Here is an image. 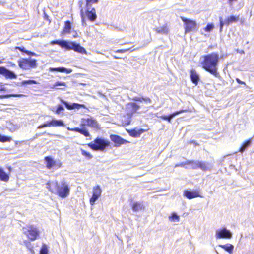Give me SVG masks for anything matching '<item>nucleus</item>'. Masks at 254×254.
<instances>
[{
    "label": "nucleus",
    "mask_w": 254,
    "mask_h": 254,
    "mask_svg": "<svg viewBox=\"0 0 254 254\" xmlns=\"http://www.w3.org/2000/svg\"><path fill=\"white\" fill-rule=\"evenodd\" d=\"M203 58L204 60L201 63L203 68L215 77H220V75L217 71V65L219 62L218 54L212 53L204 56Z\"/></svg>",
    "instance_id": "obj_1"
},
{
    "label": "nucleus",
    "mask_w": 254,
    "mask_h": 254,
    "mask_svg": "<svg viewBox=\"0 0 254 254\" xmlns=\"http://www.w3.org/2000/svg\"><path fill=\"white\" fill-rule=\"evenodd\" d=\"M51 44H57L62 48H64L66 50H73L75 52L81 54L86 53V51L84 48L81 46L79 44L73 42H68L65 40H54L51 42Z\"/></svg>",
    "instance_id": "obj_2"
},
{
    "label": "nucleus",
    "mask_w": 254,
    "mask_h": 254,
    "mask_svg": "<svg viewBox=\"0 0 254 254\" xmlns=\"http://www.w3.org/2000/svg\"><path fill=\"white\" fill-rule=\"evenodd\" d=\"M110 145V142L101 137L96 138L93 141L88 143V146L94 151H104Z\"/></svg>",
    "instance_id": "obj_3"
},
{
    "label": "nucleus",
    "mask_w": 254,
    "mask_h": 254,
    "mask_svg": "<svg viewBox=\"0 0 254 254\" xmlns=\"http://www.w3.org/2000/svg\"><path fill=\"white\" fill-rule=\"evenodd\" d=\"M56 188V192L61 197L64 198L66 197L69 194L70 189L68 185L64 182H62L60 184L57 182L55 183Z\"/></svg>",
    "instance_id": "obj_4"
},
{
    "label": "nucleus",
    "mask_w": 254,
    "mask_h": 254,
    "mask_svg": "<svg viewBox=\"0 0 254 254\" xmlns=\"http://www.w3.org/2000/svg\"><path fill=\"white\" fill-rule=\"evenodd\" d=\"M18 64L21 68L24 70L35 68L37 66V61L31 58L22 59L18 61Z\"/></svg>",
    "instance_id": "obj_5"
},
{
    "label": "nucleus",
    "mask_w": 254,
    "mask_h": 254,
    "mask_svg": "<svg viewBox=\"0 0 254 254\" xmlns=\"http://www.w3.org/2000/svg\"><path fill=\"white\" fill-rule=\"evenodd\" d=\"M23 233L31 241L35 240L39 235V231L38 229L33 225L27 226L26 227H24L23 228Z\"/></svg>",
    "instance_id": "obj_6"
},
{
    "label": "nucleus",
    "mask_w": 254,
    "mask_h": 254,
    "mask_svg": "<svg viewBox=\"0 0 254 254\" xmlns=\"http://www.w3.org/2000/svg\"><path fill=\"white\" fill-rule=\"evenodd\" d=\"M181 19L185 24V33H189L195 28L197 24L195 21L184 17H181Z\"/></svg>",
    "instance_id": "obj_7"
},
{
    "label": "nucleus",
    "mask_w": 254,
    "mask_h": 254,
    "mask_svg": "<svg viewBox=\"0 0 254 254\" xmlns=\"http://www.w3.org/2000/svg\"><path fill=\"white\" fill-rule=\"evenodd\" d=\"M65 127V124L62 120L52 119L51 121L44 123L38 126V129H41L44 127Z\"/></svg>",
    "instance_id": "obj_8"
},
{
    "label": "nucleus",
    "mask_w": 254,
    "mask_h": 254,
    "mask_svg": "<svg viewBox=\"0 0 254 254\" xmlns=\"http://www.w3.org/2000/svg\"><path fill=\"white\" fill-rule=\"evenodd\" d=\"M215 237L217 239H231L232 237V233L230 230L224 227L216 231Z\"/></svg>",
    "instance_id": "obj_9"
},
{
    "label": "nucleus",
    "mask_w": 254,
    "mask_h": 254,
    "mask_svg": "<svg viewBox=\"0 0 254 254\" xmlns=\"http://www.w3.org/2000/svg\"><path fill=\"white\" fill-rule=\"evenodd\" d=\"M102 190L100 186L97 185L93 188L92 196L90 199V204L93 205L95 202L100 197Z\"/></svg>",
    "instance_id": "obj_10"
},
{
    "label": "nucleus",
    "mask_w": 254,
    "mask_h": 254,
    "mask_svg": "<svg viewBox=\"0 0 254 254\" xmlns=\"http://www.w3.org/2000/svg\"><path fill=\"white\" fill-rule=\"evenodd\" d=\"M239 19V16H234L232 15L230 17H228L227 19H226L224 21L222 20V18H219L220 21V32H221L222 30V28L224 25H229L230 24L233 23L237 22Z\"/></svg>",
    "instance_id": "obj_11"
},
{
    "label": "nucleus",
    "mask_w": 254,
    "mask_h": 254,
    "mask_svg": "<svg viewBox=\"0 0 254 254\" xmlns=\"http://www.w3.org/2000/svg\"><path fill=\"white\" fill-rule=\"evenodd\" d=\"M46 162V167L48 169H51L54 167H60L62 165V163L60 161H56L54 160L51 156H46L44 159Z\"/></svg>",
    "instance_id": "obj_12"
},
{
    "label": "nucleus",
    "mask_w": 254,
    "mask_h": 254,
    "mask_svg": "<svg viewBox=\"0 0 254 254\" xmlns=\"http://www.w3.org/2000/svg\"><path fill=\"white\" fill-rule=\"evenodd\" d=\"M81 125L83 126L87 125L95 129L100 128L97 122L92 118L82 119Z\"/></svg>",
    "instance_id": "obj_13"
},
{
    "label": "nucleus",
    "mask_w": 254,
    "mask_h": 254,
    "mask_svg": "<svg viewBox=\"0 0 254 254\" xmlns=\"http://www.w3.org/2000/svg\"><path fill=\"white\" fill-rule=\"evenodd\" d=\"M0 74L4 76L6 78L15 79L17 78V75L13 71L3 66H0Z\"/></svg>",
    "instance_id": "obj_14"
},
{
    "label": "nucleus",
    "mask_w": 254,
    "mask_h": 254,
    "mask_svg": "<svg viewBox=\"0 0 254 254\" xmlns=\"http://www.w3.org/2000/svg\"><path fill=\"white\" fill-rule=\"evenodd\" d=\"M110 139L115 143V147H119L122 144H127L129 142L128 141L117 135H110Z\"/></svg>",
    "instance_id": "obj_15"
},
{
    "label": "nucleus",
    "mask_w": 254,
    "mask_h": 254,
    "mask_svg": "<svg viewBox=\"0 0 254 254\" xmlns=\"http://www.w3.org/2000/svg\"><path fill=\"white\" fill-rule=\"evenodd\" d=\"M85 15L91 22H94L97 18L96 10L94 8H87Z\"/></svg>",
    "instance_id": "obj_16"
},
{
    "label": "nucleus",
    "mask_w": 254,
    "mask_h": 254,
    "mask_svg": "<svg viewBox=\"0 0 254 254\" xmlns=\"http://www.w3.org/2000/svg\"><path fill=\"white\" fill-rule=\"evenodd\" d=\"M184 195L189 199L198 197H202V196L199 194V191L197 190L190 191L188 190H185L184 191Z\"/></svg>",
    "instance_id": "obj_17"
},
{
    "label": "nucleus",
    "mask_w": 254,
    "mask_h": 254,
    "mask_svg": "<svg viewBox=\"0 0 254 254\" xmlns=\"http://www.w3.org/2000/svg\"><path fill=\"white\" fill-rule=\"evenodd\" d=\"M60 101H61V103H63V104H64V106H65V107L68 110H72V109H76V108L79 109L81 107H84V106L83 105L79 104L78 103H74L70 104V103L67 102V101H65L63 99H60Z\"/></svg>",
    "instance_id": "obj_18"
},
{
    "label": "nucleus",
    "mask_w": 254,
    "mask_h": 254,
    "mask_svg": "<svg viewBox=\"0 0 254 254\" xmlns=\"http://www.w3.org/2000/svg\"><path fill=\"white\" fill-rule=\"evenodd\" d=\"M153 30L155 31L156 33L162 35H167L169 32V28L166 25L154 28Z\"/></svg>",
    "instance_id": "obj_19"
},
{
    "label": "nucleus",
    "mask_w": 254,
    "mask_h": 254,
    "mask_svg": "<svg viewBox=\"0 0 254 254\" xmlns=\"http://www.w3.org/2000/svg\"><path fill=\"white\" fill-rule=\"evenodd\" d=\"M190 79L192 82L195 85H197L200 79L199 76L194 69L190 71Z\"/></svg>",
    "instance_id": "obj_20"
},
{
    "label": "nucleus",
    "mask_w": 254,
    "mask_h": 254,
    "mask_svg": "<svg viewBox=\"0 0 254 254\" xmlns=\"http://www.w3.org/2000/svg\"><path fill=\"white\" fill-rule=\"evenodd\" d=\"M199 160H187L188 167H185L187 169H197L198 168Z\"/></svg>",
    "instance_id": "obj_21"
},
{
    "label": "nucleus",
    "mask_w": 254,
    "mask_h": 254,
    "mask_svg": "<svg viewBox=\"0 0 254 254\" xmlns=\"http://www.w3.org/2000/svg\"><path fill=\"white\" fill-rule=\"evenodd\" d=\"M49 71L51 72L57 71L60 72H65L66 73H70L72 72V70L71 69H67L64 67H50Z\"/></svg>",
    "instance_id": "obj_22"
},
{
    "label": "nucleus",
    "mask_w": 254,
    "mask_h": 254,
    "mask_svg": "<svg viewBox=\"0 0 254 254\" xmlns=\"http://www.w3.org/2000/svg\"><path fill=\"white\" fill-rule=\"evenodd\" d=\"M132 100L134 101H137L142 102L144 101L145 103L148 104H151L152 102L151 100L148 97H134Z\"/></svg>",
    "instance_id": "obj_23"
},
{
    "label": "nucleus",
    "mask_w": 254,
    "mask_h": 254,
    "mask_svg": "<svg viewBox=\"0 0 254 254\" xmlns=\"http://www.w3.org/2000/svg\"><path fill=\"white\" fill-rule=\"evenodd\" d=\"M219 247L223 249L224 250L228 252L230 254H232L234 249V246L231 244H227L225 245H219Z\"/></svg>",
    "instance_id": "obj_24"
},
{
    "label": "nucleus",
    "mask_w": 254,
    "mask_h": 254,
    "mask_svg": "<svg viewBox=\"0 0 254 254\" xmlns=\"http://www.w3.org/2000/svg\"><path fill=\"white\" fill-rule=\"evenodd\" d=\"M127 108L131 109V113L133 114L140 109V106L135 103H130L127 104Z\"/></svg>",
    "instance_id": "obj_25"
},
{
    "label": "nucleus",
    "mask_w": 254,
    "mask_h": 254,
    "mask_svg": "<svg viewBox=\"0 0 254 254\" xmlns=\"http://www.w3.org/2000/svg\"><path fill=\"white\" fill-rule=\"evenodd\" d=\"M211 166L208 163L199 161L198 168L201 169L203 171L209 170Z\"/></svg>",
    "instance_id": "obj_26"
},
{
    "label": "nucleus",
    "mask_w": 254,
    "mask_h": 254,
    "mask_svg": "<svg viewBox=\"0 0 254 254\" xmlns=\"http://www.w3.org/2000/svg\"><path fill=\"white\" fill-rule=\"evenodd\" d=\"M9 179V175L4 171V170L0 168V180L7 182Z\"/></svg>",
    "instance_id": "obj_27"
},
{
    "label": "nucleus",
    "mask_w": 254,
    "mask_h": 254,
    "mask_svg": "<svg viewBox=\"0 0 254 254\" xmlns=\"http://www.w3.org/2000/svg\"><path fill=\"white\" fill-rule=\"evenodd\" d=\"M132 208L134 211L137 212L143 209L144 207L142 203L136 202L133 204Z\"/></svg>",
    "instance_id": "obj_28"
},
{
    "label": "nucleus",
    "mask_w": 254,
    "mask_h": 254,
    "mask_svg": "<svg viewBox=\"0 0 254 254\" xmlns=\"http://www.w3.org/2000/svg\"><path fill=\"white\" fill-rule=\"evenodd\" d=\"M71 29V23L69 21H67L65 22L64 27L63 30V33L66 34L70 33Z\"/></svg>",
    "instance_id": "obj_29"
},
{
    "label": "nucleus",
    "mask_w": 254,
    "mask_h": 254,
    "mask_svg": "<svg viewBox=\"0 0 254 254\" xmlns=\"http://www.w3.org/2000/svg\"><path fill=\"white\" fill-rule=\"evenodd\" d=\"M186 111V110H181L180 111H176V112L169 115V116H168L167 119H166V120L168 122L171 123L172 119L174 118L176 116H177L181 113L185 112Z\"/></svg>",
    "instance_id": "obj_30"
},
{
    "label": "nucleus",
    "mask_w": 254,
    "mask_h": 254,
    "mask_svg": "<svg viewBox=\"0 0 254 254\" xmlns=\"http://www.w3.org/2000/svg\"><path fill=\"white\" fill-rule=\"evenodd\" d=\"M252 143V139H250L248 140L245 142L241 147L240 148L239 152L243 153L247 148H248Z\"/></svg>",
    "instance_id": "obj_31"
},
{
    "label": "nucleus",
    "mask_w": 254,
    "mask_h": 254,
    "mask_svg": "<svg viewBox=\"0 0 254 254\" xmlns=\"http://www.w3.org/2000/svg\"><path fill=\"white\" fill-rule=\"evenodd\" d=\"M77 130V132L80 133V134L83 135L85 137H89L90 136V134L88 131V130L85 127L80 128H78Z\"/></svg>",
    "instance_id": "obj_32"
},
{
    "label": "nucleus",
    "mask_w": 254,
    "mask_h": 254,
    "mask_svg": "<svg viewBox=\"0 0 254 254\" xmlns=\"http://www.w3.org/2000/svg\"><path fill=\"white\" fill-rule=\"evenodd\" d=\"M169 218L171 221L174 222H179L180 220V217L175 212H173Z\"/></svg>",
    "instance_id": "obj_33"
},
{
    "label": "nucleus",
    "mask_w": 254,
    "mask_h": 254,
    "mask_svg": "<svg viewBox=\"0 0 254 254\" xmlns=\"http://www.w3.org/2000/svg\"><path fill=\"white\" fill-rule=\"evenodd\" d=\"M81 154L86 158L88 159H91L93 158L92 155H91L89 152L86 151L85 150L81 149Z\"/></svg>",
    "instance_id": "obj_34"
},
{
    "label": "nucleus",
    "mask_w": 254,
    "mask_h": 254,
    "mask_svg": "<svg viewBox=\"0 0 254 254\" xmlns=\"http://www.w3.org/2000/svg\"><path fill=\"white\" fill-rule=\"evenodd\" d=\"M99 0H86V8H91V5L93 3H97Z\"/></svg>",
    "instance_id": "obj_35"
},
{
    "label": "nucleus",
    "mask_w": 254,
    "mask_h": 254,
    "mask_svg": "<svg viewBox=\"0 0 254 254\" xmlns=\"http://www.w3.org/2000/svg\"><path fill=\"white\" fill-rule=\"evenodd\" d=\"M11 139H12L10 137L0 134V142H10L11 140Z\"/></svg>",
    "instance_id": "obj_36"
},
{
    "label": "nucleus",
    "mask_w": 254,
    "mask_h": 254,
    "mask_svg": "<svg viewBox=\"0 0 254 254\" xmlns=\"http://www.w3.org/2000/svg\"><path fill=\"white\" fill-rule=\"evenodd\" d=\"M80 15H81V17L82 25L83 26H86L87 24L86 23V20H85V15L84 14L83 9H81L80 10Z\"/></svg>",
    "instance_id": "obj_37"
},
{
    "label": "nucleus",
    "mask_w": 254,
    "mask_h": 254,
    "mask_svg": "<svg viewBox=\"0 0 254 254\" xmlns=\"http://www.w3.org/2000/svg\"><path fill=\"white\" fill-rule=\"evenodd\" d=\"M38 82L34 80H23L21 82L22 85H25L27 84H36Z\"/></svg>",
    "instance_id": "obj_38"
},
{
    "label": "nucleus",
    "mask_w": 254,
    "mask_h": 254,
    "mask_svg": "<svg viewBox=\"0 0 254 254\" xmlns=\"http://www.w3.org/2000/svg\"><path fill=\"white\" fill-rule=\"evenodd\" d=\"M214 27V26L213 23H208L204 28V30H205V32H210L213 29Z\"/></svg>",
    "instance_id": "obj_39"
},
{
    "label": "nucleus",
    "mask_w": 254,
    "mask_h": 254,
    "mask_svg": "<svg viewBox=\"0 0 254 254\" xmlns=\"http://www.w3.org/2000/svg\"><path fill=\"white\" fill-rule=\"evenodd\" d=\"M140 134H141V132H139V131H136L134 129L131 130L129 132L130 135L132 137H139L140 136Z\"/></svg>",
    "instance_id": "obj_40"
},
{
    "label": "nucleus",
    "mask_w": 254,
    "mask_h": 254,
    "mask_svg": "<svg viewBox=\"0 0 254 254\" xmlns=\"http://www.w3.org/2000/svg\"><path fill=\"white\" fill-rule=\"evenodd\" d=\"M48 250L47 246L43 244L40 251V254H48Z\"/></svg>",
    "instance_id": "obj_41"
},
{
    "label": "nucleus",
    "mask_w": 254,
    "mask_h": 254,
    "mask_svg": "<svg viewBox=\"0 0 254 254\" xmlns=\"http://www.w3.org/2000/svg\"><path fill=\"white\" fill-rule=\"evenodd\" d=\"M52 110L54 112H55L56 114H60L62 111H64V107L61 105H58L57 109L56 111L54 110V109H52Z\"/></svg>",
    "instance_id": "obj_42"
},
{
    "label": "nucleus",
    "mask_w": 254,
    "mask_h": 254,
    "mask_svg": "<svg viewBox=\"0 0 254 254\" xmlns=\"http://www.w3.org/2000/svg\"><path fill=\"white\" fill-rule=\"evenodd\" d=\"M132 48H127V49H120V50H118L117 51H115V53H125L126 52H127L128 51H131V52H133L135 50V49H131Z\"/></svg>",
    "instance_id": "obj_43"
},
{
    "label": "nucleus",
    "mask_w": 254,
    "mask_h": 254,
    "mask_svg": "<svg viewBox=\"0 0 254 254\" xmlns=\"http://www.w3.org/2000/svg\"><path fill=\"white\" fill-rule=\"evenodd\" d=\"M25 96L23 94H8L5 96V97L6 98H9L11 97H21Z\"/></svg>",
    "instance_id": "obj_44"
},
{
    "label": "nucleus",
    "mask_w": 254,
    "mask_h": 254,
    "mask_svg": "<svg viewBox=\"0 0 254 254\" xmlns=\"http://www.w3.org/2000/svg\"><path fill=\"white\" fill-rule=\"evenodd\" d=\"M58 86H66V84H65V82H64L58 81V82H56L55 83V84L53 85V87L52 88H56Z\"/></svg>",
    "instance_id": "obj_45"
},
{
    "label": "nucleus",
    "mask_w": 254,
    "mask_h": 254,
    "mask_svg": "<svg viewBox=\"0 0 254 254\" xmlns=\"http://www.w3.org/2000/svg\"><path fill=\"white\" fill-rule=\"evenodd\" d=\"M25 244L27 248L29 250L31 253H33L34 252V251L33 250V247L32 246L31 243L29 242H27L25 243Z\"/></svg>",
    "instance_id": "obj_46"
},
{
    "label": "nucleus",
    "mask_w": 254,
    "mask_h": 254,
    "mask_svg": "<svg viewBox=\"0 0 254 254\" xmlns=\"http://www.w3.org/2000/svg\"><path fill=\"white\" fill-rule=\"evenodd\" d=\"M16 49H18L19 51H20L22 52L25 53L26 54V50L24 47H16Z\"/></svg>",
    "instance_id": "obj_47"
},
{
    "label": "nucleus",
    "mask_w": 254,
    "mask_h": 254,
    "mask_svg": "<svg viewBox=\"0 0 254 254\" xmlns=\"http://www.w3.org/2000/svg\"><path fill=\"white\" fill-rule=\"evenodd\" d=\"M188 163H187V161L185 162H182L181 163L179 164V165L181 167H184L185 168V167H188Z\"/></svg>",
    "instance_id": "obj_48"
},
{
    "label": "nucleus",
    "mask_w": 254,
    "mask_h": 254,
    "mask_svg": "<svg viewBox=\"0 0 254 254\" xmlns=\"http://www.w3.org/2000/svg\"><path fill=\"white\" fill-rule=\"evenodd\" d=\"M26 54L30 56H36L37 55V54L36 53H35L34 52L29 51L28 50H27V51H26Z\"/></svg>",
    "instance_id": "obj_49"
},
{
    "label": "nucleus",
    "mask_w": 254,
    "mask_h": 254,
    "mask_svg": "<svg viewBox=\"0 0 254 254\" xmlns=\"http://www.w3.org/2000/svg\"><path fill=\"white\" fill-rule=\"evenodd\" d=\"M78 127H75L74 128H70L69 127H67V129L68 130L72 131H75V132H77V130H76V129H78Z\"/></svg>",
    "instance_id": "obj_50"
},
{
    "label": "nucleus",
    "mask_w": 254,
    "mask_h": 254,
    "mask_svg": "<svg viewBox=\"0 0 254 254\" xmlns=\"http://www.w3.org/2000/svg\"><path fill=\"white\" fill-rule=\"evenodd\" d=\"M47 135H49V136H56V137H58L60 138H64V137L63 136H61L60 135H54V134H50V133H47Z\"/></svg>",
    "instance_id": "obj_51"
},
{
    "label": "nucleus",
    "mask_w": 254,
    "mask_h": 254,
    "mask_svg": "<svg viewBox=\"0 0 254 254\" xmlns=\"http://www.w3.org/2000/svg\"><path fill=\"white\" fill-rule=\"evenodd\" d=\"M236 80L238 83L246 85V83L244 82L241 81L239 78H236Z\"/></svg>",
    "instance_id": "obj_52"
},
{
    "label": "nucleus",
    "mask_w": 254,
    "mask_h": 254,
    "mask_svg": "<svg viewBox=\"0 0 254 254\" xmlns=\"http://www.w3.org/2000/svg\"><path fill=\"white\" fill-rule=\"evenodd\" d=\"M190 143L193 144L195 146H198L199 145V144H198L195 141H194V140H192V141H190Z\"/></svg>",
    "instance_id": "obj_53"
},
{
    "label": "nucleus",
    "mask_w": 254,
    "mask_h": 254,
    "mask_svg": "<svg viewBox=\"0 0 254 254\" xmlns=\"http://www.w3.org/2000/svg\"><path fill=\"white\" fill-rule=\"evenodd\" d=\"M167 116H166V115H163V116H160L159 117L164 120H166V119H167Z\"/></svg>",
    "instance_id": "obj_54"
},
{
    "label": "nucleus",
    "mask_w": 254,
    "mask_h": 254,
    "mask_svg": "<svg viewBox=\"0 0 254 254\" xmlns=\"http://www.w3.org/2000/svg\"><path fill=\"white\" fill-rule=\"evenodd\" d=\"M19 127H20V126H19V125H16L15 127H13V130H16V129H19Z\"/></svg>",
    "instance_id": "obj_55"
},
{
    "label": "nucleus",
    "mask_w": 254,
    "mask_h": 254,
    "mask_svg": "<svg viewBox=\"0 0 254 254\" xmlns=\"http://www.w3.org/2000/svg\"><path fill=\"white\" fill-rule=\"evenodd\" d=\"M236 0H228L229 3L230 5H232V3L233 1H236Z\"/></svg>",
    "instance_id": "obj_56"
},
{
    "label": "nucleus",
    "mask_w": 254,
    "mask_h": 254,
    "mask_svg": "<svg viewBox=\"0 0 254 254\" xmlns=\"http://www.w3.org/2000/svg\"><path fill=\"white\" fill-rule=\"evenodd\" d=\"M113 58H114V59H119V57H117V56H113Z\"/></svg>",
    "instance_id": "obj_57"
},
{
    "label": "nucleus",
    "mask_w": 254,
    "mask_h": 254,
    "mask_svg": "<svg viewBox=\"0 0 254 254\" xmlns=\"http://www.w3.org/2000/svg\"><path fill=\"white\" fill-rule=\"evenodd\" d=\"M180 167V165H179V164H176L175 166V167Z\"/></svg>",
    "instance_id": "obj_58"
},
{
    "label": "nucleus",
    "mask_w": 254,
    "mask_h": 254,
    "mask_svg": "<svg viewBox=\"0 0 254 254\" xmlns=\"http://www.w3.org/2000/svg\"><path fill=\"white\" fill-rule=\"evenodd\" d=\"M217 254H219L217 251H216Z\"/></svg>",
    "instance_id": "obj_59"
}]
</instances>
